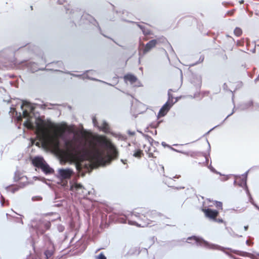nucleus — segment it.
Masks as SVG:
<instances>
[{
  "instance_id": "nucleus-1",
  "label": "nucleus",
  "mask_w": 259,
  "mask_h": 259,
  "mask_svg": "<svg viewBox=\"0 0 259 259\" xmlns=\"http://www.w3.org/2000/svg\"><path fill=\"white\" fill-rule=\"evenodd\" d=\"M65 149L66 155L72 160L78 161L86 158L97 165L110 163L118 155L115 146L102 135L94 136L89 142V148L85 147V143L75 139L66 141Z\"/></svg>"
},
{
  "instance_id": "nucleus-2",
  "label": "nucleus",
  "mask_w": 259,
  "mask_h": 259,
  "mask_svg": "<svg viewBox=\"0 0 259 259\" xmlns=\"http://www.w3.org/2000/svg\"><path fill=\"white\" fill-rule=\"evenodd\" d=\"M48 127L50 130L54 131V134H51L44 124L40 125L38 127L41 134L42 145L48 149L58 151L59 150L60 146L58 137L64 134L67 128L66 125L63 124L56 126L50 124L48 125Z\"/></svg>"
},
{
  "instance_id": "nucleus-3",
  "label": "nucleus",
  "mask_w": 259,
  "mask_h": 259,
  "mask_svg": "<svg viewBox=\"0 0 259 259\" xmlns=\"http://www.w3.org/2000/svg\"><path fill=\"white\" fill-rule=\"evenodd\" d=\"M155 211L150 210L146 208L136 209L134 212L129 215L127 222L131 225L138 227H147L154 222L156 218Z\"/></svg>"
},
{
  "instance_id": "nucleus-4",
  "label": "nucleus",
  "mask_w": 259,
  "mask_h": 259,
  "mask_svg": "<svg viewBox=\"0 0 259 259\" xmlns=\"http://www.w3.org/2000/svg\"><path fill=\"white\" fill-rule=\"evenodd\" d=\"M21 110H22L23 114L22 115L19 113V116H17V111L16 110V108L12 107L10 109L9 113L12 114V116L14 115L16 116V119L18 122L21 121L22 118H26V120L24 121V126L26 128L29 130H32L33 128V124H32L31 116L30 114L33 110V106L30 102L23 101L22 105L21 106Z\"/></svg>"
},
{
  "instance_id": "nucleus-5",
  "label": "nucleus",
  "mask_w": 259,
  "mask_h": 259,
  "mask_svg": "<svg viewBox=\"0 0 259 259\" xmlns=\"http://www.w3.org/2000/svg\"><path fill=\"white\" fill-rule=\"evenodd\" d=\"M33 165L35 167L40 168L46 174H52L53 169L46 163L41 157H35L33 159Z\"/></svg>"
},
{
  "instance_id": "nucleus-6",
  "label": "nucleus",
  "mask_w": 259,
  "mask_h": 259,
  "mask_svg": "<svg viewBox=\"0 0 259 259\" xmlns=\"http://www.w3.org/2000/svg\"><path fill=\"white\" fill-rule=\"evenodd\" d=\"M173 99L174 98L172 95H171L169 92H168V100L167 102H166L165 104L161 107L160 111H159L158 114H157V116H158L159 118L166 115L171 107L172 106L173 104L178 101V99L177 98L176 99V101H173Z\"/></svg>"
},
{
  "instance_id": "nucleus-7",
  "label": "nucleus",
  "mask_w": 259,
  "mask_h": 259,
  "mask_svg": "<svg viewBox=\"0 0 259 259\" xmlns=\"http://www.w3.org/2000/svg\"><path fill=\"white\" fill-rule=\"evenodd\" d=\"M158 42L159 40L157 39H153L149 41L145 45L143 44V48L141 49L142 54L143 55H146L157 46Z\"/></svg>"
},
{
  "instance_id": "nucleus-8",
  "label": "nucleus",
  "mask_w": 259,
  "mask_h": 259,
  "mask_svg": "<svg viewBox=\"0 0 259 259\" xmlns=\"http://www.w3.org/2000/svg\"><path fill=\"white\" fill-rule=\"evenodd\" d=\"M14 181L19 182V184H21V187H24L28 184V178L18 170L14 173Z\"/></svg>"
},
{
  "instance_id": "nucleus-9",
  "label": "nucleus",
  "mask_w": 259,
  "mask_h": 259,
  "mask_svg": "<svg viewBox=\"0 0 259 259\" xmlns=\"http://www.w3.org/2000/svg\"><path fill=\"white\" fill-rule=\"evenodd\" d=\"M168 184L171 185L170 187L177 189H185V186L182 183V180L181 179L180 176L169 179Z\"/></svg>"
},
{
  "instance_id": "nucleus-10",
  "label": "nucleus",
  "mask_w": 259,
  "mask_h": 259,
  "mask_svg": "<svg viewBox=\"0 0 259 259\" xmlns=\"http://www.w3.org/2000/svg\"><path fill=\"white\" fill-rule=\"evenodd\" d=\"M143 149H144V150L146 151L147 154L148 155V157L152 158H157L158 151L156 150L155 147L150 143H148V145H143Z\"/></svg>"
},
{
  "instance_id": "nucleus-11",
  "label": "nucleus",
  "mask_w": 259,
  "mask_h": 259,
  "mask_svg": "<svg viewBox=\"0 0 259 259\" xmlns=\"http://www.w3.org/2000/svg\"><path fill=\"white\" fill-rule=\"evenodd\" d=\"M202 211L206 218H208L212 221H217V218L219 215L218 211L210 208H202Z\"/></svg>"
},
{
  "instance_id": "nucleus-12",
  "label": "nucleus",
  "mask_w": 259,
  "mask_h": 259,
  "mask_svg": "<svg viewBox=\"0 0 259 259\" xmlns=\"http://www.w3.org/2000/svg\"><path fill=\"white\" fill-rule=\"evenodd\" d=\"M73 174L71 169H61L59 170L60 176L63 179H69Z\"/></svg>"
},
{
  "instance_id": "nucleus-13",
  "label": "nucleus",
  "mask_w": 259,
  "mask_h": 259,
  "mask_svg": "<svg viewBox=\"0 0 259 259\" xmlns=\"http://www.w3.org/2000/svg\"><path fill=\"white\" fill-rule=\"evenodd\" d=\"M53 253H54V246L51 242H49L47 244V249L45 252L46 259L50 258L53 255Z\"/></svg>"
},
{
  "instance_id": "nucleus-14",
  "label": "nucleus",
  "mask_w": 259,
  "mask_h": 259,
  "mask_svg": "<svg viewBox=\"0 0 259 259\" xmlns=\"http://www.w3.org/2000/svg\"><path fill=\"white\" fill-rule=\"evenodd\" d=\"M33 144V139H32V137L30 138L29 139V145L27 147V150H26L25 152V155L26 156L29 157V159L26 160V161L29 160V162L32 163V161H33V159H32V156H31V153H32V148L31 146Z\"/></svg>"
},
{
  "instance_id": "nucleus-15",
  "label": "nucleus",
  "mask_w": 259,
  "mask_h": 259,
  "mask_svg": "<svg viewBox=\"0 0 259 259\" xmlns=\"http://www.w3.org/2000/svg\"><path fill=\"white\" fill-rule=\"evenodd\" d=\"M123 79L125 82H129L131 84L135 83L138 80L136 76L132 74H127L124 75Z\"/></svg>"
},
{
  "instance_id": "nucleus-16",
  "label": "nucleus",
  "mask_w": 259,
  "mask_h": 259,
  "mask_svg": "<svg viewBox=\"0 0 259 259\" xmlns=\"http://www.w3.org/2000/svg\"><path fill=\"white\" fill-rule=\"evenodd\" d=\"M21 187V184H19V185H12L7 187V190L12 193H14L17 192L19 189L23 188Z\"/></svg>"
},
{
  "instance_id": "nucleus-17",
  "label": "nucleus",
  "mask_w": 259,
  "mask_h": 259,
  "mask_svg": "<svg viewBox=\"0 0 259 259\" xmlns=\"http://www.w3.org/2000/svg\"><path fill=\"white\" fill-rule=\"evenodd\" d=\"M98 127H99L100 130L105 133H107L109 131L108 124L106 122H103L102 124Z\"/></svg>"
},
{
  "instance_id": "nucleus-18",
  "label": "nucleus",
  "mask_w": 259,
  "mask_h": 259,
  "mask_svg": "<svg viewBox=\"0 0 259 259\" xmlns=\"http://www.w3.org/2000/svg\"><path fill=\"white\" fill-rule=\"evenodd\" d=\"M190 240H193L195 241V243L197 244H200L201 242V240L196 236H191L187 238V242H188V243H191L189 241Z\"/></svg>"
},
{
  "instance_id": "nucleus-19",
  "label": "nucleus",
  "mask_w": 259,
  "mask_h": 259,
  "mask_svg": "<svg viewBox=\"0 0 259 259\" xmlns=\"http://www.w3.org/2000/svg\"><path fill=\"white\" fill-rule=\"evenodd\" d=\"M133 155L136 158H141L143 156V153L141 150L138 149L134 151Z\"/></svg>"
},
{
  "instance_id": "nucleus-20",
  "label": "nucleus",
  "mask_w": 259,
  "mask_h": 259,
  "mask_svg": "<svg viewBox=\"0 0 259 259\" xmlns=\"http://www.w3.org/2000/svg\"><path fill=\"white\" fill-rule=\"evenodd\" d=\"M82 185L78 184V183H74V184H73V185L71 186V190L72 191H73V190L77 191V190L82 189Z\"/></svg>"
},
{
  "instance_id": "nucleus-21",
  "label": "nucleus",
  "mask_w": 259,
  "mask_h": 259,
  "mask_svg": "<svg viewBox=\"0 0 259 259\" xmlns=\"http://www.w3.org/2000/svg\"><path fill=\"white\" fill-rule=\"evenodd\" d=\"M234 34L237 37L240 36L242 35V30L240 27H236L234 30Z\"/></svg>"
},
{
  "instance_id": "nucleus-22",
  "label": "nucleus",
  "mask_w": 259,
  "mask_h": 259,
  "mask_svg": "<svg viewBox=\"0 0 259 259\" xmlns=\"http://www.w3.org/2000/svg\"><path fill=\"white\" fill-rule=\"evenodd\" d=\"M215 206H216L217 208L222 209V203L221 202L216 201L215 202Z\"/></svg>"
},
{
  "instance_id": "nucleus-23",
  "label": "nucleus",
  "mask_w": 259,
  "mask_h": 259,
  "mask_svg": "<svg viewBox=\"0 0 259 259\" xmlns=\"http://www.w3.org/2000/svg\"><path fill=\"white\" fill-rule=\"evenodd\" d=\"M43 226H45V230H48L51 227V223L47 222L45 223V224H43Z\"/></svg>"
},
{
  "instance_id": "nucleus-24",
  "label": "nucleus",
  "mask_w": 259,
  "mask_h": 259,
  "mask_svg": "<svg viewBox=\"0 0 259 259\" xmlns=\"http://www.w3.org/2000/svg\"><path fill=\"white\" fill-rule=\"evenodd\" d=\"M76 169L78 171H80L82 169V164L79 162L76 163Z\"/></svg>"
},
{
  "instance_id": "nucleus-25",
  "label": "nucleus",
  "mask_w": 259,
  "mask_h": 259,
  "mask_svg": "<svg viewBox=\"0 0 259 259\" xmlns=\"http://www.w3.org/2000/svg\"><path fill=\"white\" fill-rule=\"evenodd\" d=\"M97 259H106V257L105 255L103 254V253H101L97 256Z\"/></svg>"
},
{
  "instance_id": "nucleus-26",
  "label": "nucleus",
  "mask_w": 259,
  "mask_h": 259,
  "mask_svg": "<svg viewBox=\"0 0 259 259\" xmlns=\"http://www.w3.org/2000/svg\"><path fill=\"white\" fill-rule=\"evenodd\" d=\"M93 123H94V126H98V121H97L96 117H93Z\"/></svg>"
},
{
  "instance_id": "nucleus-27",
  "label": "nucleus",
  "mask_w": 259,
  "mask_h": 259,
  "mask_svg": "<svg viewBox=\"0 0 259 259\" xmlns=\"http://www.w3.org/2000/svg\"><path fill=\"white\" fill-rule=\"evenodd\" d=\"M234 10H231V11H229L228 12H227V14H228V15L230 16H232L234 14Z\"/></svg>"
},
{
  "instance_id": "nucleus-28",
  "label": "nucleus",
  "mask_w": 259,
  "mask_h": 259,
  "mask_svg": "<svg viewBox=\"0 0 259 259\" xmlns=\"http://www.w3.org/2000/svg\"><path fill=\"white\" fill-rule=\"evenodd\" d=\"M87 134V132H86L85 131H83L82 132V135H83V136H85V134Z\"/></svg>"
},
{
  "instance_id": "nucleus-29",
  "label": "nucleus",
  "mask_w": 259,
  "mask_h": 259,
  "mask_svg": "<svg viewBox=\"0 0 259 259\" xmlns=\"http://www.w3.org/2000/svg\"><path fill=\"white\" fill-rule=\"evenodd\" d=\"M244 231H247L248 230V226H246L244 227Z\"/></svg>"
},
{
  "instance_id": "nucleus-30",
  "label": "nucleus",
  "mask_w": 259,
  "mask_h": 259,
  "mask_svg": "<svg viewBox=\"0 0 259 259\" xmlns=\"http://www.w3.org/2000/svg\"><path fill=\"white\" fill-rule=\"evenodd\" d=\"M255 80L259 81V73H258V76H257V77L256 78V79H255Z\"/></svg>"
},
{
  "instance_id": "nucleus-31",
  "label": "nucleus",
  "mask_w": 259,
  "mask_h": 259,
  "mask_svg": "<svg viewBox=\"0 0 259 259\" xmlns=\"http://www.w3.org/2000/svg\"><path fill=\"white\" fill-rule=\"evenodd\" d=\"M237 45L238 46H241V43L239 41L237 42Z\"/></svg>"
},
{
  "instance_id": "nucleus-32",
  "label": "nucleus",
  "mask_w": 259,
  "mask_h": 259,
  "mask_svg": "<svg viewBox=\"0 0 259 259\" xmlns=\"http://www.w3.org/2000/svg\"><path fill=\"white\" fill-rule=\"evenodd\" d=\"M45 231V230H42V231L40 232V234H42Z\"/></svg>"
},
{
  "instance_id": "nucleus-33",
  "label": "nucleus",
  "mask_w": 259,
  "mask_h": 259,
  "mask_svg": "<svg viewBox=\"0 0 259 259\" xmlns=\"http://www.w3.org/2000/svg\"><path fill=\"white\" fill-rule=\"evenodd\" d=\"M218 222L222 223V220H218Z\"/></svg>"
},
{
  "instance_id": "nucleus-34",
  "label": "nucleus",
  "mask_w": 259,
  "mask_h": 259,
  "mask_svg": "<svg viewBox=\"0 0 259 259\" xmlns=\"http://www.w3.org/2000/svg\"><path fill=\"white\" fill-rule=\"evenodd\" d=\"M28 259H32V256H29V258H28Z\"/></svg>"
}]
</instances>
